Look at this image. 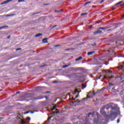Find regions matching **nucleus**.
Here are the masks:
<instances>
[{
  "label": "nucleus",
  "mask_w": 124,
  "mask_h": 124,
  "mask_svg": "<svg viewBox=\"0 0 124 124\" xmlns=\"http://www.w3.org/2000/svg\"><path fill=\"white\" fill-rule=\"evenodd\" d=\"M123 2H124V1H121L117 3L116 4H115V6H117V5H120V6H123V5H124V3Z\"/></svg>",
  "instance_id": "3"
},
{
  "label": "nucleus",
  "mask_w": 124,
  "mask_h": 124,
  "mask_svg": "<svg viewBox=\"0 0 124 124\" xmlns=\"http://www.w3.org/2000/svg\"><path fill=\"white\" fill-rule=\"evenodd\" d=\"M76 101H77H77H78V102H80V101H79L78 99H77Z\"/></svg>",
  "instance_id": "47"
},
{
  "label": "nucleus",
  "mask_w": 124,
  "mask_h": 124,
  "mask_svg": "<svg viewBox=\"0 0 124 124\" xmlns=\"http://www.w3.org/2000/svg\"><path fill=\"white\" fill-rule=\"evenodd\" d=\"M82 86L83 87V88H86V87H87V85H85V84H82Z\"/></svg>",
  "instance_id": "23"
},
{
  "label": "nucleus",
  "mask_w": 124,
  "mask_h": 124,
  "mask_svg": "<svg viewBox=\"0 0 124 124\" xmlns=\"http://www.w3.org/2000/svg\"><path fill=\"white\" fill-rule=\"evenodd\" d=\"M106 78H107V77L106 76H105L103 78V79L104 80V79H106Z\"/></svg>",
  "instance_id": "35"
},
{
  "label": "nucleus",
  "mask_w": 124,
  "mask_h": 124,
  "mask_svg": "<svg viewBox=\"0 0 124 124\" xmlns=\"http://www.w3.org/2000/svg\"><path fill=\"white\" fill-rule=\"evenodd\" d=\"M27 120H29V121L31 120V118L30 117H28L27 118Z\"/></svg>",
  "instance_id": "33"
},
{
  "label": "nucleus",
  "mask_w": 124,
  "mask_h": 124,
  "mask_svg": "<svg viewBox=\"0 0 124 124\" xmlns=\"http://www.w3.org/2000/svg\"><path fill=\"white\" fill-rule=\"evenodd\" d=\"M96 46V44H94V45H92V46Z\"/></svg>",
  "instance_id": "44"
},
{
  "label": "nucleus",
  "mask_w": 124,
  "mask_h": 124,
  "mask_svg": "<svg viewBox=\"0 0 124 124\" xmlns=\"http://www.w3.org/2000/svg\"><path fill=\"white\" fill-rule=\"evenodd\" d=\"M95 52L94 51H91L87 53L88 56H92V55H93V54H94Z\"/></svg>",
  "instance_id": "6"
},
{
  "label": "nucleus",
  "mask_w": 124,
  "mask_h": 124,
  "mask_svg": "<svg viewBox=\"0 0 124 124\" xmlns=\"http://www.w3.org/2000/svg\"><path fill=\"white\" fill-rule=\"evenodd\" d=\"M100 77H101V76L97 77H96V79H97V80H98V79H100Z\"/></svg>",
  "instance_id": "30"
},
{
  "label": "nucleus",
  "mask_w": 124,
  "mask_h": 124,
  "mask_svg": "<svg viewBox=\"0 0 124 124\" xmlns=\"http://www.w3.org/2000/svg\"><path fill=\"white\" fill-rule=\"evenodd\" d=\"M115 90V87H114V88H113L112 89V92H114V90Z\"/></svg>",
  "instance_id": "37"
},
{
  "label": "nucleus",
  "mask_w": 124,
  "mask_h": 124,
  "mask_svg": "<svg viewBox=\"0 0 124 124\" xmlns=\"http://www.w3.org/2000/svg\"><path fill=\"white\" fill-rule=\"evenodd\" d=\"M109 79H112V78H115V77L113 76H110L109 77Z\"/></svg>",
  "instance_id": "22"
},
{
  "label": "nucleus",
  "mask_w": 124,
  "mask_h": 124,
  "mask_svg": "<svg viewBox=\"0 0 124 124\" xmlns=\"http://www.w3.org/2000/svg\"><path fill=\"white\" fill-rule=\"evenodd\" d=\"M82 59H83V57L80 56L79 58L76 59V62H78V61H81Z\"/></svg>",
  "instance_id": "10"
},
{
  "label": "nucleus",
  "mask_w": 124,
  "mask_h": 124,
  "mask_svg": "<svg viewBox=\"0 0 124 124\" xmlns=\"http://www.w3.org/2000/svg\"><path fill=\"white\" fill-rule=\"evenodd\" d=\"M75 93H79V91H78V90L76 89V90L75 91Z\"/></svg>",
  "instance_id": "27"
},
{
  "label": "nucleus",
  "mask_w": 124,
  "mask_h": 124,
  "mask_svg": "<svg viewBox=\"0 0 124 124\" xmlns=\"http://www.w3.org/2000/svg\"><path fill=\"white\" fill-rule=\"evenodd\" d=\"M72 99H73V100H75V98L74 99V98H72Z\"/></svg>",
  "instance_id": "53"
},
{
  "label": "nucleus",
  "mask_w": 124,
  "mask_h": 124,
  "mask_svg": "<svg viewBox=\"0 0 124 124\" xmlns=\"http://www.w3.org/2000/svg\"><path fill=\"white\" fill-rule=\"evenodd\" d=\"M22 48H17L16 49V51H19V50H21Z\"/></svg>",
  "instance_id": "31"
},
{
  "label": "nucleus",
  "mask_w": 124,
  "mask_h": 124,
  "mask_svg": "<svg viewBox=\"0 0 124 124\" xmlns=\"http://www.w3.org/2000/svg\"><path fill=\"white\" fill-rule=\"evenodd\" d=\"M35 99H38V98H36Z\"/></svg>",
  "instance_id": "59"
},
{
  "label": "nucleus",
  "mask_w": 124,
  "mask_h": 124,
  "mask_svg": "<svg viewBox=\"0 0 124 124\" xmlns=\"http://www.w3.org/2000/svg\"><path fill=\"white\" fill-rule=\"evenodd\" d=\"M109 86H110V87H112V86H113V84H109Z\"/></svg>",
  "instance_id": "45"
},
{
  "label": "nucleus",
  "mask_w": 124,
  "mask_h": 124,
  "mask_svg": "<svg viewBox=\"0 0 124 124\" xmlns=\"http://www.w3.org/2000/svg\"><path fill=\"white\" fill-rule=\"evenodd\" d=\"M117 114V112H113V111H111L110 112V115H111V116L112 115H116Z\"/></svg>",
  "instance_id": "13"
},
{
  "label": "nucleus",
  "mask_w": 124,
  "mask_h": 124,
  "mask_svg": "<svg viewBox=\"0 0 124 124\" xmlns=\"http://www.w3.org/2000/svg\"><path fill=\"white\" fill-rule=\"evenodd\" d=\"M117 124H119L120 123V119H117Z\"/></svg>",
  "instance_id": "29"
},
{
  "label": "nucleus",
  "mask_w": 124,
  "mask_h": 124,
  "mask_svg": "<svg viewBox=\"0 0 124 124\" xmlns=\"http://www.w3.org/2000/svg\"><path fill=\"white\" fill-rule=\"evenodd\" d=\"M69 65H65L64 66H63L62 67H63V68H65V67H68V66H69Z\"/></svg>",
  "instance_id": "18"
},
{
  "label": "nucleus",
  "mask_w": 124,
  "mask_h": 124,
  "mask_svg": "<svg viewBox=\"0 0 124 124\" xmlns=\"http://www.w3.org/2000/svg\"><path fill=\"white\" fill-rule=\"evenodd\" d=\"M9 38H10V35H9V36L7 37L8 39H9Z\"/></svg>",
  "instance_id": "43"
},
{
  "label": "nucleus",
  "mask_w": 124,
  "mask_h": 124,
  "mask_svg": "<svg viewBox=\"0 0 124 124\" xmlns=\"http://www.w3.org/2000/svg\"><path fill=\"white\" fill-rule=\"evenodd\" d=\"M56 27H57V25H54V26H52V28H51V30H52V29H54V28H56Z\"/></svg>",
  "instance_id": "25"
},
{
  "label": "nucleus",
  "mask_w": 124,
  "mask_h": 124,
  "mask_svg": "<svg viewBox=\"0 0 124 124\" xmlns=\"http://www.w3.org/2000/svg\"><path fill=\"white\" fill-rule=\"evenodd\" d=\"M120 67L121 68V69H123V68H124V62H122L120 65Z\"/></svg>",
  "instance_id": "8"
},
{
  "label": "nucleus",
  "mask_w": 124,
  "mask_h": 124,
  "mask_svg": "<svg viewBox=\"0 0 124 124\" xmlns=\"http://www.w3.org/2000/svg\"><path fill=\"white\" fill-rule=\"evenodd\" d=\"M15 15V14H11V15H7V17H9L10 16H14Z\"/></svg>",
  "instance_id": "19"
},
{
  "label": "nucleus",
  "mask_w": 124,
  "mask_h": 124,
  "mask_svg": "<svg viewBox=\"0 0 124 124\" xmlns=\"http://www.w3.org/2000/svg\"><path fill=\"white\" fill-rule=\"evenodd\" d=\"M18 93H20V92H16V94H18Z\"/></svg>",
  "instance_id": "36"
},
{
  "label": "nucleus",
  "mask_w": 124,
  "mask_h": 124,
  "mask_svg": "<svg viewBox=\"0 0 124 124\" xmlns=\"http://www.w3.org/2000/svg\"><path fill=\"white\" fill-rule=\"evenodd\" d=\"M34 112H35V110H34L33 111L30 110V111L25 112V114H29V113H31V114H33V113H34Z\"/></svg>",
  "instance_id": "7"
},
{
  "label": "nucleus",
  "mask_w": 124,
  "mask_h": 124,
  "mask_svg": "<svg viewBox=\"0 0 124 124\" xmlns=\"http://www.w3.org/2000/svg\"><path fill=\"white\" fill-rule=\"evenodd\" d=\"M76 98H78V95L76 96L75 99H76Z\"/></svg>",
  "instance_id": "46"
},
{
  "label": "nucleus",
  "mask_w": 124,
  "mask_h": 124,
  "mask_svg": "<svg viewBox=\"0 0 124 124\" xmlns=\"http://www.w3.org/2000/svg\"><path fill=\"white\" fill-rule=\"evenodd\" d=\"M13 0H7L6 1H5L4 2H2V3H0L1 5H3V4H6V3H8V2L10 1H12Z\"/></svg>",
  "instance_id": "4"
},
{
  "label": "nucleus",
  "mask_w": 124,
  "mask_h": 124,
  "mask_svg": "<svg viewBox=\"0 0 124 124\" xmlns=\"http://www.w3.org/2000/svg\"><path fill=\"white\" fill-rule=\"evenodd\" d=\"M56 110H58V109L57 108Z\"/></svg>",
  "instance_id": "61"
},
{
  "label": "nucleus",
  "mask_w": 124,
  "mask_h": 124,
  "mask_svg": "<svg viewBox=\"0 0 124 124\" xmlns=\"http://www.w3.org/2000/svg\"><path fill=\"white\" fill-rule=\"evenodd\" d=\"M100 22H101V20L98 21L97 22V23L98 24H99V23H100Z\"/></svg>",
  "instance_id": "39"
},
{
  "label": "nucleus",
  "mask_w": 124,
  "mask_h": 124,
  "mask_svg": "<svg viewBox=\"0 0 124 124\" xmlns=\"http://www.w3.org/2000/svg\"><path fill=\"white\" fill-rule=\"evenodd\" d=\"M53 83H57V81H54L53 82Z\"/></svg>",
  "instance_id": "52"
},
{
  "label": "nucleus",
  "mask_w": 124,
  "mask_h": 124,
  "mask_svg": "<svg viewBox=\"0 0 124 124\" xmlns=\"http://www.w3.org/2000/svg\"><path fill=\"white\" fill-rule=\"evenodd\" d=\"M88 13H83L81 14V16H84V15H87Z\"/></svg>",
  "instance_id": "17"
},
{
  "label": "nucleus",
  "mask_w": 124,
  "mask_h": 124,
  "mask_svg": "<svg viewBox=\"0 0 124 124\" xmlns=\"http://www.w3.org/2000/svg\"><path fill=\"white\" fill-rule=\"evenodd\" d=\"M115 9H116V8H112V10H115Z\"/></svg>",
  "instance_id": "49"
},
{
  "label": "nucleus",
  "mask_w": 124,
  "mask_h": 124,
  "mask_svg": "<svg viewBox=\"0 0 124 124\" xmlns=\"http://www.w3.org/2000/svg\"><path fill=\"white\" fill-rule=\"evenodd\" d=\"M44 5H49V3L44 4Z\"/></svg>",
  "instance_id": "38"
},
{
  "label": "nucleus",
  "mask_w": 124,
  "mask_h": 124,
  "mask_svg": "<svg viewBox=\"0 0 124 124\" xmlns=\"http://www.w3.org/2000/svg\"><path fill=\"white\" fill-rule=\"evenodd\" d=\"M60 11H57V10H55V12H58V13H59V12H60Z\"/></svg>",
  "instance_id": "42"
},
{
  "label": "nucleus",
  "mask_w": 124,
  "mask_h": 124,
  "mask_svg": "<svg viewBox=\"0 0 124 124\" xmlns=\"http://www.w3.org/2000/svg\"><path fill=\"white\" fill-rule=\"evenodd\" d=\"M22 1H25V0H18V2H22Z\"/></svg>",
  "instance_id": "24"
},
{
  "label": "nucleus",
  "mask_w": 124,
  "mask_h": 124,
  "mask_svg": "<svg viewBox=\"0 0 124 124\" xmlns=\"http://www.w3.org/2000/svg\"><path fill=\"white\" fill-rule=\"evenodd\" d=\"M59 46H61V45H56V46H55L54 47H59Z\"/></svg>",
  "instance_id": "34"
},
{
  "label": "nucleus",
  "mask_w": 124,
  "mask_h": 124,
  "mask_svg": "<svg viewBox=\"0 0 124 124\" xmlns=\"http://www.w3.org/2000/svg\"><path fill=\"white\" fill-rule=\"evenodd\" d=\"M94 35H96L98 33H102V31L99 29V28L97 30V31L93 32Z\"/></svg>",
  "instance_id": "2"
},
{
  "label": "nucleus",
  "mask_w": 124,
  "mask_h": 124,
  "mask_svg": "<svg viewBox=\"0 0 124 124\" xmlns=\"http://www.w3.org/2000/svg\"><path fill=\"white\" fill-rule=\"evenodd\" d=\"M47 39L48 38H44V39H43L42 41L44 43H48V41H47Z\"/></svg>",
  "instance_id": "9"
},
{
  "label": "nucleus",
  "mask_w": 124,
  "mask_h": 124,
  "mask_svg": "<svg viewBox=\"0 0 124 124\" xmlns=\"http://www.w3.org/2000/svg\"><path fill=\"white\" fill-rule=\"evenodd\" d=\"M32 96V94L31 93H27L25 95V97L27 98H29L30 97H31Z\"/></svg>",
  "instance_id": "5"
},
{
  "label": "nucleus",
  "mask_w": 124,
  "mask_h": 124,
  "mask_svg": "<svg viewBox=\"0 0 124 124\" xmlns=\"http://www.w3.org/2000/svg\"><path fill=\"white\" fill-rule=\"evenodd\" d=\"M76 102H77V101H75V102H71V103H72V104H74V103Z\"/></svg>",
  "instance_id": "32"
},
{
  "label": "nucleus",
  "mask_w": 124,
  "mask_h": 124,
  "mask_svg": "<svg viewBox=\"0 0 124 124\" xmlns=\"http://www.w3.org/2000/svg\"><path fill=\"white\" fill-rule=\"evenodd\" d=\"M57 108V105H55L54 106H53V108H51L52 111H54V109H56Z\"/></svg>",
  "instance_id": "12"
},
{
  "label": "nucleus",
  "mask_w": 124,
  "mask_h": 124,
  "mask_svg": "<svg viewBox=\"0 0 124 124\" xmlns=\"http://www.w3.org/2000/svg\"><path fill=\"white\" fill-rule=\"evenodd\" d=\"M104 109H105V108H103L102 109H101L100 113H101V115H103L106 118H109V115L106 114V112H105V111H104Z\"/></svg>",
  "instance_id": "1"
},
{
  "label": "nucleus",
  "mask_w": 124,
  "mask_h": 124,
  "mask_svg": "<svg viewBox=\"0 0 124 124\" xmlns=\"http://www.w3.org/2000/svg\"><path fill=\"white\" fill-rule=\"evenodd\" d=\"M108 31H111V29L108 30Z\"/></svg>",
  "instance_id": "58"
},
{
  "label": "nucleus",
  "mask_w": 124,
  "mask_h": 124,
  "mask_svg": "<svg viewBox=\"0 0 124 124\" xmlns=\"http://www.w3.org/2000/svg\"><path fill=\"white\" fill-rule=\"evenodd\" d=\"M122 17H124V14L122 16Z\"/></svg>",
  "instance_id": "54"
},
{
  "label": "nucleus",
  "mask_w": 124,
  "mask_h": 124,
  "mask_svg": "<svg viewBox=\"0 0 124 124\" xmlns=\"http://www.w3.org/2000/svg\"><path fill=\"white\" fill-rule=\"evenodd\" d=\"M21 124H25V120H24L23 119H22L21 120Z\"/></svg>",
  "instance_id": "21"
},
{
  "label": "nucleus",
  "mask_w": 124,
  "mask_h": 124,
  "mask_svg": "<svg viewBox=\"0 0 124 124\" xmlns=\"http://www.w3.org/2000/svg\"><path fill=\"white\" fill-rule=\"evenodd\" d=\"M69 50H70V49H66V51H69Z\"/></svg>",
  "instance_id": "50"
},
{
  "label": "nucleus",
  "mask_w": 124,
  "mask_h": 124,
  "mask_svg": "<svg viewBox=\"0 0 124 124\" xmlns=\"http://www.w3.org/2000/svg\"><path fill=\"white\" fill-rule=\"evenodd\" d=\"M51 117H49V118L47 119V120L49 121V120H51Z\"/></svg>",
  "instance_id": "40"
},
{
  "label": "nucleus",
  "mask_w": 124,
  "mask_h": 124,
  "mask_svg": "<svg viewBox=\"0 0 124 124\" xmlns=\"http://www.w3.org/2000/svg\"><path fill=\"white\" fill-rule=\"evenodd\" d=\"M92 26H91L90 28H92Z\"/></svg>",
  "instance_id": "60"
},
{
  "label": "nucleus",
  "mask_w": 124,
  "mask_h": 124,
  "mask_svg": "<svg viewBox=\"0 0 124 124\" xmlns=\"http://www.w3.org/2000/svg\"><path fill=\"white\" fill-rule=\"evenodd\" d=\"M57 114V113H58V112H57V111H53L52 113H51V114Z\"/></svg>",
  "instance_id": "26"
},
{
  "label": "nucleus",
  "mask_w": 124,
  "mask_h": 124,
  "mask_svg": "<svg viewBox=\"0 0 124 124\" xmlns=\"http://www.w3.org/2000/svg\"><path fill=\"white\" fill-rule=\"evenodd\" d=\"M46 93H49V92H46Z\"/></svg>",
  "instance_id": "56"
},
{
  "label": "nucleus",
  "mask_w": 124,
  "mask_h": 124,
  "mask_svg": "<svg viewBox=\"0 0 124 124\" xmlns=\"http://www.w3.org/2000/svg\"><path fill=\"white\" fill-rule=\"evenodd\" d=\"M106 29H108V27L105 28V27H100L99 28V30H103L104 31V30H106Z\"/></svg>",
  "instance_id": "11"
},
{
  "label": "nucleus",
  "mask_w": 124,
  "mask_h": 124,
  "mask_svg": "<svg viewBox=\"0 0 124 124\" xmlns=\"http://www.w3.org/2000/svg\"><path fill=\"white\" fill-rule=\"evenodd\" d=\"M90 115H92V117L93 116V114L92 113H89L88 116H87V117H88V118H90Z\"/></svg>",
  "instance_id": "16"
},
{
  "label": "nucleus",
  "mask_w": 124,
  "mask_h": 124,
  "mask_svg": "<svg viewBox=\"0 0 124 124\" xmlns=\"http://www.w3.org/2000/svg\"><path fill=\"white\" fill-rule=\"evenodd\" d=\"M43 66H45V65H43V66H42V67H43Z\"/></svg>",
  "instance_id": "55"
},
{
  "label": "nucleus",
  "mask_w": 124,
  "mask_h": 124,
  "mask_svg": "<svg viewBox=\"0 0 124 124\" xmlns=\"http://www.w3.org/2000/svg\"><path fill=\"white\" fill-rule=\"evenodd\" d=\"M108 73H112V71H109Z\"/></svg>",
  "instance_id": "48"
},
{
  "label": "nucleus",
  "mask_w": 124,
  "mask_h": 124,
  "mask_svg": "<svg viewBox=\"0 0 124 124\" xmlns=\"http://www.w3.org/2000/svg\"><path fill=\"white\" fill-rule=\"evenodd\" d=\"M88 3H91V2L90 1L87 2L86 3H85V5H87V4H88Z\"/></svg>",
  "instance_id": "28"
},
{
  "label": "nucleus",
  "mask_w": 124,
  "mask_h": 124,
  "mask_svg": "<svg viewBox=\"0 0 124 124\" xmlns=\"http://www.w3.org/2000/svg\"><path fill=\"white\" fill-rule=\"evenodd\" d=\"M92 92H90L89 93H88V94H90V93H91Z\"/></svg>",
  "instance_id": "51"
},
{
  "label": "nucleus",
  "mask_w": 124,
  "mask_h": 124,
  "mask_svg": "<svg viewBox=\"0 0 124 124\" xmlns=\"http://www.w3.org/2000/svg\"><path fill=\"white\" fill-rule=\"evenodd\" d=\"M108 109H109V108H107V110H108Z\"/></svg>",
  "instance_id": "57"
},
{
  "label": "nucleus",
  "mask_w": 124,
  "mask_h": 124,
  "mask_svg": "<svg viewBox=\"0 0 124 124\" xmlns=\"http://www.w3.org/2000/svg\"><path fill=\"white\" fill-rule=\"evenodd\" d=\"M88 98H91V96L87 95V97L86 98H84L83 99L84 100H86V99H88Z\"/></svg>",
  "instance_id": "15"
},
{
  "label": "nucleus",
  "mask_w": 124,
  "mask_h": 124,
  "mask_svg": "<svg viewBox=\"0 0 124 124\" xmlns=\"http://www.w3.org/2000/svg\"><path fill=\"white\" fill-rule=\"evenodd\" d=\"M103 1H104V0H102V1L100 2V3H102V2H103Z\"/></svg>",
  "instance_id": "41"
},
{
  "label": "nucleus",
  "mask_w": 124,
  "mask_h": 124,
  "mask_svg": "<svg viewBox=\"0 0 124 124\" xmlns=\"http://www.w3.org/2000/svg\"><path fill=\"white\" fill-rule=\"evenodd\" d=\"M4 28H6V26H4L1 27H0V30H2V29H4Z\"/></svg>",
  "instance_id": "20"
},
{
  "label": "nucleus",
  "mask_w": 124,
  "mask_h": 124,
  "mask_svg": "<svg viewBox=\"0 0 124 124\" xmlns=\"http://www.w3.org/2000/svg\"><path fill=\"white\" fill-rule=\"evenodd\" d=\"M42 35V33H38L35 35V37H39V36H41Z\"/></svg>",
  "instance_id": "14"
}]
</instances>
